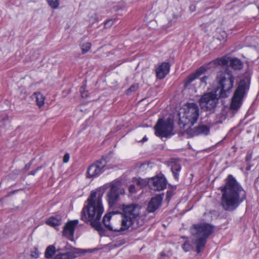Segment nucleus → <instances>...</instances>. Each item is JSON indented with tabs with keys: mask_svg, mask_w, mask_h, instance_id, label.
<instances>
[{
	"mask_svg": "<svg viewBox=\"0 0 259 259\" xmlns=\"http://www.w3.org/2000/svg\"><path fill=\"white\" fill-rule=\"evenodd\" d=\"M221 204L227 211H233L246 199V192L232 175L226 180V184L221 187Z\"/></svg>",
	"mask_w": 259,
	"mask_h": 259,
	"instance_id": "f257e3e1",
	"label": "nucleus"
},
{
	"mask_svg": "<svg viewBox=\"0 0 259 259\" xmlns=\"http://www.w3.org/2000/svg\"><path fill=\"white\" fill-rule=\"evenodd\" d=\"M103 192L101 190L92 192L88 198V205L83 207L81 211V220L91 225L99 232H103V229L100 220L104 211L102 203Z\"/></svg>",
	"mask_w": 259,
	"mask_h": 259,
	"instance_id": "f03ea898",
	"label": "nucleus"
},
{
	"mask_svg": "<svg viewBox=\"0 0 259 259\" xmlns=\"http://www.w3.org/2000/svg\"><path fill=\"white\" fill-rule=\"evenodd\" d=\"M213 227L209 224L201 223L195 224L191 228L193 243L196 251L199 253L204 248L207 239L213 232Z\"/></svg>",
	"mask_w": 259,
	"mask_h": 259,
	"instance_id": "7ed1b4c3",
	"label": "nucleus"
},
{
	"mask_svg": "<svg viewBox=\"0 0 259 259\" xmlns=\"http://www.w3.org/2000/svg\"><path fill=\"white\" fill-rule=\"evenodd\" d=\"M122 208L121 218L124 221L125 226L127 225L130 229H136L143 224L144 222L140 215V205L136 204H123Z\"/></svg>",
	"mask_w": 259,
	"mask_h": 259,
	"instance_id": "20e7f679",
	"label": "nucleus"
},
{
	"mask_svg": "<svg viewBox=\"0 0 259 259\" xmlns=\"http://www.w3.org/2000/svg\"><path fill=\"white\" fill-rule=\"evenodd\" d=\"M184 113L180 118V123L183 126H192L197 121L199 115V108L194 103H189L184 105Z\"/></svg>",
	"mask_w": 259,
	"mask_h": 259,
	"instance_id": "39448f33",
	"label": "nucleus"
},
{
	"mask_svg": "<svg viewBox=\"0 0 259 259\" xmlns=\"http://www.w3.org/2000/svg\"><path fill=\"white\" fill-rule=\"evenodd\" d=\"M219 88L221 89L220 97L225 98L231 93L233 87L234 77L230 71L221 72L218 75Z\"/></svg>",
	"mask_w": 259,
	"mask_h": 259,
	"instance_id": "423d86ee",
	"label": "nucleus"
},
{
	"mask_svg": "<svg viewBox=\"0 0 259 259\" xmlns=\"http://www.w3.org/2000/svg\"><path fill=\"white\" fill-rule=\"evenodd\" d=\"M116 213V212L113 211L112 213H109L104 215L103 222L106 228L110 231L121 233L128 230L130 228L127 225L125 226V224L124 223V221L122 218L121 220L113 221L110 223V221L112 218V214Z\"/></svg>",
	"mask_w": 259,
	"mask_h": 259,
	"instance_id": "0eeeda50",
	"label": "nucleus"
},
{
	"mask_svg": "<svg viewBox=\"0 0 259 259\" xmlns=\"http://www.w3.org/2000/svg\"><path fill=\"white\" fill-rule=\"evenodd\" d=\"M173 121L170 119H159L154 126L155 135L158 137H167L172 134Z\"/></svg>",
	"mask_w": 259,
	"mask_h": 259,
	"instance_id": "6e6552de",
	"label": "nucleus"
},
{
	"mask_svg": "<svg viewBox=\"0 0 259 259\" xmlns=\"http://www.w3.org/2000/svg\"><path fill=\"white\" fill-rule=\"evenodd\" d=\"M247 89V87L245 81L244 80H241L232 97L231 104V109H238L240 108Z\"/></svg>",
	"mask_w": 259,
	"mask_h": 259,
	"instance_id": "1a4fd4ad",
	"label": "nucleus"
},
{
	"mask_svg": "<svg viewBox=\"0 0 259 259\" xmlns=\"http://www.w3.org/2000/svg\"><path fill=\"white\" fill-rule=\"evenodd\" d=\"M124 190L117 184H113L107 194V200L110 207L114 206L118 202L120 194H123Z\"/></svg>",
	"mask_w": 259,
	"mask_h": 259,
	"instance_id": "9d476101",
	"label": "nucleus"
},
{
	"mask_svg": "<svg viewBox=\"0 0 259 259\" xmlns=\"http://www.w3.org/2000/svg\"><path fill=\"white\" fill-rule=\"evenodd\" d=\"M217 103V96L212 93L204 94L199 99L201 107L206 110H211L214 109Z\"/></svg>",
	"mask_w": 259,
	"mask_h": 259,
	"instance_id": "9b49d317",
	"label": "nucleus"
},
{
	"mask_svg": "<svg viewBox=\"0 0 259 259\" xmlns=\"http://www.w3.org/2000/svg\"><path fill=\"white\" fill-rule=\"evenodd\" d=\"M106 162L104 159L97 160L90 165L88 169L87 175L89 178H95L104 171Z\"/></svg>",
	"mask_w": 259,
	"mask_h": 259,
	"instance_id": "f8f14e48",
	"label": "nucleus"
},
{
	"mask_svg": "<svg viewBox=\"0 0 259 259\" xmlns=\"http://www.w3.org/2000/svg\"><path fill=\"white\" fill-rule=\"evenodd\" d=\"M149 185L151 189L160 191L166 188V180L162 177H156L151 178L149 181Z\"/></svg>",
	"mask_w": 259,
	"mask_h": 259,
	"instance_id": "ddd939ff",
	"label": "nucleus"
},
{
	"mask_svg": "<svg viewBox=\"0 0 259 259\" xmlns=\"http://www.w3.org/2000/svg\"><path fill=\"white\" fill-rule=\"evenodd\" d=\"M58 250L64 251L63 255L66 259H73L78 257L83 253L81 249L71 247L68 245H66L63 248L58 249Z\"/></svg>",
	"mask_w": 259,
	"mask_h": 259,
	"instance_id": "4468645a",
	"label": "nucleus"
},
{
	"mask_svg": "<svg viewBox=\"0 0 259 259\" xmlns=\"http://www.w3.org/2000/svg\"><path fill=\"white\" fill-rule=\"evenodd\" d=\"M78 224V220H74L68 222L64 227L63 235L68 239L72 240L75 228Z\"/></svg>",
	"mask_w": 259,
	"mask_h": 259,
	"instance_id": "2eb2a0df",
	"label": "nucleus"
},
{
	"mask_svg": "<svg viewBox=\"0 0 259 259\" xmlns=\"http://www.w3.org/2000/svg\"><path fill=\"white\" fill-rule=\"evenodd\" d=\"M209 132V128L205 125H199L194 128H189L187 130V133L190 137H193L199 135H207Z\"/></svg>",
	"mask_w": 259,
	"mask_h": 259,
	"instance_id": "dca6fc26",
	"label": "nucleus"
},
{
	"mask_svg": "<svg viewBox=\"0 0 259 259\" xmlns=\"http://www.w3.org/2000/svg\"><path fill=\"white\" fill-rule=\"evenodd\" d=\"M163 197L161 195H157L152 197L148 203L147 210L149 212H154L160 206Z\"/></svg>",
	"mask_w": 259,
	"mask_h": 259,
	"instance_id": "f3484780",
	"label": "nucleus"
},
{
	"mask_svg": "<svg viewBox=\"0 0 259 259\" xmlns=\"http://www.w3.org/2000/svg\"><path fill=\"white\" fill-rule=\"evenodd\" d=\"M170 69V64L167 62L162 63L156 70L157 77L163 79L168 74Z\"/></svg>",
	"mask_w": 259,
	"mask_h": 259,
	"instance_id": "a211bd4d",
	"label": "nucleus"
},
{
	"mask_svg": "<svg viewBox=\"0 0 259 259\" xmlns=\"http://www.w3.org/2000/svg\"><path fill=\"white\" fill-rule=\"evenodd\" d=\"M206 68L205 67L202 66L200 67L195 73L191 74L185 79V85H188L195 79L199 77L200 75L203 74L206 72Z\"/></svg>",
	"mask_w": 259,
	"mask_h": 259,
	"instance_id": "6ab92c4d",
	"label": "nucleus"
},
{
	"mask_svg": "<svg viewBox=\"0 0 259 259\" xmlns=\"http://www.w3.org/2000/svg\"><path fill=\"white\" fill-rule=\"evenodd\" d=\"M32 97L35 99L36 104L39 108L44 106L45 97L40 92L34 93Z\"/></svg>",
	"mask_w": 259,
	"mask_h": 259,
	"instance_id": "aec40b11",
	"label": "nucleus"
},
{
	"mask_svg": "<svg viewBox=\"0 0 259 259\" xmlns=\"http://www.w3.org/2000/svg\"><path fill=\"white\" fill-rule=\"evenodd\" d=\"M46 224L51 227H55L58 226L61 224V220L60 218L56 217H50L46 222Z\"/></svg>",
	"mask_w": 259,
	"mask_h": 259,
	"instance_id": "412c9836",
	"label": "nucleus"
},
{
	"mask_svg": "<svg viewBox=\"0 0 259 259\" xmlns=\"http://www.w3.org/2000/svg\"><path fill=\"white\" fill-rule=\"evenodd\" d=\"M230 65L234 69H240L242 67L241 61L237 58L230 59Z\"/></svg>",
	"mask_w": 259,
	"mask_h": 259,
	"instance_id": "4be33fe9",
	"label": "nucleus"
},
{
	"mask_svg": "<svg viewBox=\"0 0 259 259\" xmlns=\"http://www.w3.org/2000/svg\"><path fill=\"white\" fill-rule=\"evenodd\" d=\"M230 59L229 57H222L214 60L213 63L216 65H227L230 63Z\"/></svg>",
	"mask_w": 259,
	"mask_h": 259,
	"instance_id": "5701e85b",
	"label": "nucleus"
},
{
	"mask_svg": "<svg viewBox=\"0 0 259 259\" xmlns=\"http://www.w3.org/2000/svg\"><path fill=\"white\" fill-rule=\"evenodd\" d=\"M55 247L54 245H50L45 251V257L47 258H50L55 254Z\"/></svg>",
	"mask_w": 259,
	"mask_h": 259,
	"instance_id": "b1692460",
	"label": "nucleus"
},
{
	"mask_svg": "<svg viewBox=\"0 0 259 259\" xmlns=\"http://www.w3.org/2000/svg\"><path fill=\"white\" fill-rule=\"evenodd\" d=\"M80 48L83 53H86L91 49V44L89 42H84L80 44Z\"/></svg>",
	"mask_w": 259,
	"mask_h": 259,
	"instance_id": "393cba45",
	"label": "nucleus"
},
{
	"mask_svg": "<svg viewBox=\"0 0 259 259\" xmlns=\"http://www.w3.org/2000/svg\"><path fill=\"white\" fill-rule=\"evenodd\" d=\"M171 171L174 174V176L176 179H178V172L181 169V166L180 165L177 164H174L171 165Z\"/></svg>",
	"mask_w": 259,
	"mask_h": 259,
	"instance_id": "a878e982",
	"label": "nucleus"
},
{
	"mask_svg": "<svg viewBox=\"0 0 259 259\" xmlns=\"http://www.w3.org/2000/svg\"><path fill=\"white\" fill-rule=\"evenodd\" d=\"M49 6L53 8L57 9L59 5V0H48Z\"/></svg>",
	"mask_w": 259,
	"mask_h": 259,
	"instance_id": "bb28decb",
	"label": "nucleus"
},
{
	"mask_svg": "<svg viewBox=\"0 0 259 259\" xmlns=\"http://www.w3.org/2000/svg\"><path fill=\"white\" fill-rule=\"evenodd\" d=\"M40 252L37 248L34 247L31 251V256L34 258H37L39 257Z\"/></svg>",
	"mask_w": 259,
	"mask_h": 259,
	"instance_id": "cd10ccee",
	"label": "nucleus"
},
{
	"mask_svg": "<svg viewBox=\"0 0 259 259\" xmlns=\"http://www.w3.org/2000/svg\"><path fill=\"white\" fill-rule=\"evenodd\" d=\"M227 34L224 31H222L220 33V35L218 36V39L220 41H226L227 40Z\"/></svg>",
	"mask_w": 259,
	"mask_h": 259,
	"instance_id": "c85d7f7f",
	"label": "nucleus"
},
{
	"mask_svg": "<svg viewBox=\"0 0 259 259\" xmlns=\"http://www.w3.org/2000/svg\"><path fill=\"white\" fill-rule=\"evenodd\" d=\"M139 88L138 83L132 85L126 91L127 94H129L132 92L136 91Z\"/></svg>",
	"mask_w": 259,
	"mask_h": 259,
	"instance_id": "c756f323",
	"label": "nucleus"
},
{
	"mask_svg": "<svg viewBox=\"0 0 259 259\" xmlns=\"http://www.w3.org/2000/svg\"><path fill=\"white\" fill-rule=\"evenodd\" d=\"M182 248L185 252H187L190 251L192 247L189 243L185 242L182 245Z\"/></svg>",
	"mask_w": 259,
	"mask_h": 259,
	"instance_id": "7c9ffc66",
	"label": "nucleus"
},
{
	"mask_svg": "<svg viewBox=\"0 0 259 259\" xmlns=\"http://www.w3.org/2000/svg\"><path fill=\"white\" fill-rule=\"evenodd\" d=\"M90 21L91 23H94L97 20V15L96 13L93 12L89 15Z\"/></svg>",
	"mask_w": 259,
	"mask_h": 259,
	"instance_id": "2f4dec72",
	"label": "nucleus"
},
{
	"mask_svg": "<svg viewBox=\"0 0 259 259\" xmlns=\"http://www.w3.org/2000/svg\"><path fill=\"white\" fill-rule=\"evenodd\" d=\"M114 20L112 19L109 20L105 23V26L106 27H109L113 24Z\"/></svg>",
	"mask_w": 259,
	"mask_h": 259,
	"instance_id": "473e14b6",
	"label": "nucleus"
},
{
	"mask_svg": "<svg viewBox=\"0 0 259 259\" xmlns=\"http://www.w3.org/2000/svg\"><path fill=\"white\" fill-rule=\"evenodd\" d=\"M63 255V253H59L57 254L53 259H66Z\"/></svg>",
	"mask_w": 259,
	"mask_h": 259,
	"instance_id": "72a5a7b5",
	"label": "nucleus"
},
{
	"mask_svg": "<svg viewBox=\"0 0 259 259\" xmlns=\"http://www.w3.org/2000/svg\"><path fill=\"white\" fill-rule=\"evenodd\" d=\"M69 159V155L68 153L65 154L63 157V162L65 163H67Z\"/></svg>",
	"mask_w": 259,
	"mask_h": 259,
	"instance_id": "f704fd0d",
	"label": "nucleus"
},
{
	"mask_svg": "<svg viewBox=\"0 0 259 259\" xmlns=\"http://www.w3.org/2000/svg\"><path fill=\"white\" fill-rule=\"evenodd\" d=\"M129 191L131 193H135L136 192L135 186L134 185H130V186L129 187Z\"/></svg>",
	"mask_w": 259,
	"mask_h": 259,
	"instance_id": "c9c22d12",
	"label": "nucleus"
},
{
	"mask_svg": "<svg viewBox=\"0 0 259 259\" xmlns=\"http://www.w3.org/2000/svg\"><path fill=\"white\" fill-rule=\"evenodd\" d=\"M251 157H252L251 154L248 153L246 156V161L247 162L249 161L251 159Z\"/></svg>",
	"mask_w": 259,
	"mask_h": 259,
	"instance_id": "e433bc0d",
	"label": "nucleus"
},
{
	"mask_svg": "<svg viewBox=\"0 0 259 259\" xmlns=\"http://www.w3.org/2000/svg\"><path fill=\"white\" fill-rule=\"evenodd\" d=\"M207 78H208V77H207V76H203V77H202V78H201V81L202 82H203V83H206V80H207Z\"/></svg>",
	"mask_w": 259,
	"mask_h": 259,
	"instance_id": "4c0bfd02",
	"label": "nucleus"
},
{
	"mask_svg": "<svg viewBox=\"0 0 259 259\" xmlns=\"http://www.w3.org/2000/svg\"><path fill=\"white\" fill-rule=\"evenodd\" d=\"M40 168H41V167H38L36 170L31 171L30 172V174L31 175H34L35 174L36 172L37 171V170Z\"/></svg>",
	"mask_w": 259,
	"mask_h": 259,
	"instance_id": "58836bf2",
	"label": "nucleus"
},
{
	"mask_svg": "<svg viewBox=\"0 0 259 259\" xmlns=\"http://www.w3.org/2000/svg\"><path fill=\"white\" fill-rule=\"evenodd\" d=\"M30 165H31V163H28V164H26L25 165V168H26V170H28L29 168Z\"/></svg>",
	"mask_w": 259,
	"mask_h": 259,
	"instance_id": "ea45409f",
	"label": "nucleus"
},
{
	"mask_svg": "<svg viewBox=\"0 0 259 259\" xmlns=\"http://www.w3.org/2000/svg\"><path fill=\"white\" fill-rule=\"evenodd\" d=\"M147 140V138H146V137H144L142 140L141 141L142 142H144L145 141H146Z\"/></svg>",
	"mask_w": 259,
	"mask_h": 259,
	"instance_id": "a19ab883",
	"label": "nucleus"
},
{
	"mask_svg": "<svg viewBox=\"0 0 259 259\" xmlns=\"http://www.w3.org/2000/svg\"><path fill=\"white\" fill-rule=\"evenodd\" d=\"M14 192H15L14 191H13V192H11V194H14Z\"/></svg>",
	"mask_w": 259,
	"mask_h": 259,
	"instance_id": "79ce46f5",
	"label": "nucleus"
},
{
	"mask_svg": "<svg viewBox=\"0 0 259 259\" xmlns=\"http://www.w3.org/2000/svg\"><path fill=\"white\" fill-rule=\"evenodd\" d=\"M246 169H247V170H248L249 169V167H248Z\"/></svg>",
	"mask_w": 259,
	"mask_h": 259,
	"instance_id": "37998d69",
	"label": "nucleus"
}]
</instances>
